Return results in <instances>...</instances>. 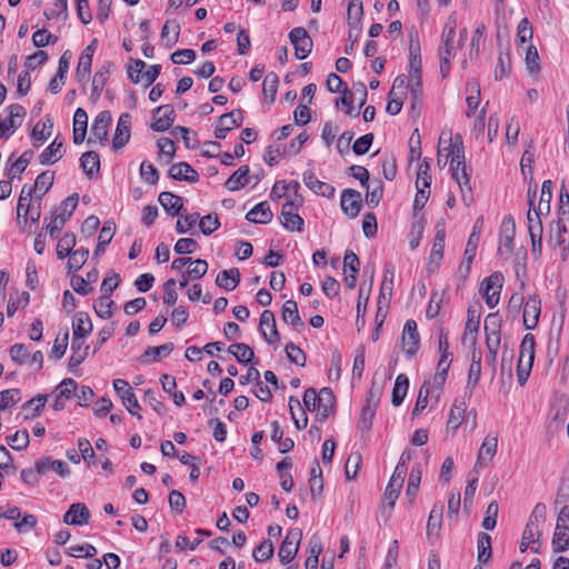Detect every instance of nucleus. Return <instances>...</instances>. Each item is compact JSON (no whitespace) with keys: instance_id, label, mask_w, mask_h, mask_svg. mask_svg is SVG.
I'll return each mask as SVG.
<instances>
[{"instance_id":"40","label":"nucleus","mask_w":569,"mask_h":569,"mask_svg":"<svg viewBox=\"0 0 569 569\" xmlns=\"http://www.w3.org/2000/svg\"><path fill=\"white\" fill-rule=\"evenodd\" d=\"M289 410L296 428L299 430L305 429L308 423V417L301 409L300 400L295 396L289 398Z\"/></svg>"},{"instance_id":"41","label":"nucleus","mask_w":569,"mask_h":569,"mask_svg":"<svg viewBox=\"0 0 569 569\" xmlns=\"http://www.w3.org/2000/svg\"><path fill=\"white\" fill-rule=\"evenodd\" d=\"M466 410L467 405L465 401L453 403L447 422L448 431L451 430L452 432H455L460 427L466 416Z\"/></svg>"},{"instance_id":"32","label":"nucleus","mask_w":569,"mask_h":569,"mask_svg":"<svg viewBox=\"0 0 569 569\" xmlns=\"http://www.w3.org/2000/svg\"><path fill=\"white\" fill-rule=\"evenodd\" d=\"M567 232V227L562 218H559L555 222V226H550L549 242L550 244L560 247L563 253L568 250V246L566 244Z\"/></svg>"},{"instance_id":"61","label":"nucleus","mask_w":569,"mask_h":569,"mask_svg":"<svg viewBox=\"0 0 569 569\" xmlns=\"http://www.w3.org/2000/svg\"><path fill=\"white\" fill-rule=\"evenodd\" d=\"M32 156H33V151L27 150L11 164V167H10L11 179H13L16 177L20 178L21 173L27 169Z\"/></svg>"},{"instance_id":"39","label":"nucleus","mask_w":569,"mask_h":569,"mask_svg":"<svg viewBox=\"0 0 569 569\" xmlns=\"http://www.w3.org/2000/svg\"><path fill=\"white\" fill-rule=\"evenodd\" d=\"M89 346L81 339H72L71 357L69 358V368L78 367L88 356Z\"/></svg>"},{"instance_id":"64","label":"nucleus","mask_w":569,"mask_h":569,"mask_svg":"<svg viewBox=\"0 0 569 569\" xmlns=\"http://www.w3.org/2000/svg\"><path fill=\"white\" fill-rule=\"evenodd\" d=\"M9 118L7 121L10 129L14 130L22 123V118L26 116V109L20 104H11L8 107Z\"/></svg>"},{"instance_id":"54","label":"nucleus","mask_w":569,"mask_h":569,"mask_svg":"<svg viewBox=\"0 0 569 569\" xmlns=\"http://www.w3.org/2000/svg\"><path fill=\"white\" fill-rule=\"evenodd\" d=\"M460 187L462 201L466 206H469L472 201V193L470 187V179L467 172V167H463L458 173L457 178H453Z\"/></svg>"},{"instance_id":"47","label":"nucleus","mask_w":569,"mask_h":569,"mask_svg":"<svg viewBox=\"0 0 569 569\" xmlns=\"http://www.w3.org/2000/svg\"><path fill=\"white\" fill-rule=\"evenodd\" d=\"M442 513L443 506L441 503L432 507L427 522V535L429 537L439 535L442 523Z\"/></svg>"},{"instance_id":"5","label":"nucleus","mask_w":569,"mask_h":569,"mask_svg":"<svg viewBox=\"0 0 569 569\" xmlns=\"http://www.w3.org/2000/svg\"><path fill=\"white\" fill-rule=\"evenodd\" d=\"M503 281L505 278L500 271H495L483 279L480 292L489 308H495L499 303Z\"/></svg>"},{"instance_id":"16","label":"nucleus","mask_w":569,"mask_h":569,"mask_svg":"<svg viewBox=\"0 0 569 569\" xmlns=\"http://www.w3.org/2000/svg\"><path fill=\"white\" fill-rule=\"evenodd\" d=\"M456 28L457 21L450 16L445 24L442 36H441V44L439 47L438 53L439 58H442L443 53L447 52L448 59H450L455 54V37H456Z\"/></svg>"},{"instance_id":"36","label":"nucleus","mask_w":569,"mask_h":569,"mask_svg":"<svg viewBox=\"0 0 569 569\" xmlns=\"http://www.w3.org/2000/svg\"><path fill=\"white\" fill-rule=\"evenodd\" d=\"M180 34V24L177 20H167L161 30V40L166 47H173Z\"/></svg>"},{"instance_id":"42","label":"nucleus","mask_w":569,"mask_h":569,"mask_svg":"<svg viewBox=\"0 0 569 569\" xmlns=\"http://www.w3.org/2000/svg\"><path fill=\"white\" fill-rule=\"evenodd\" d=\"M481 376V352L476 349L472 351L471 363L468 372L467 387L471 390L478 385Z\"/></svg>"},{"instance_id":"18","label":"nucleus","mask_w":569,"mask_h":569,"mask_svg":"<svg viewBox=\"0 0 569 569\" xmlns=\"http://www.w3.org/2000/svg\"><path fill=\"white\" fill-rule=\"evenodd\" d=\"M516 233L515 220L512 217H506L502 221L499 238V252L510 254L513 250V238Z\"/></svg>"},{"instance_id":"31","label":"nucleus","mask_w":569,"mask_h":569,"mask_svg":"<svg viewBox=\"0 0 569 569\" xmlns=\"http://www.w3.org/2000/svg\"><path fill=\"white\" fill-rule=\"evenodd\" d=\"M272 211L267 201L256 204L247 214L246 219L253 223H268L272 220Z\"/></svg>"},{"instance_id":"34","label":"nucleus","mask_w":569,"mask_h":569,"mask_svg":"<svg viewBox=\"0 0 569 569\" xmlns=\"http://www.w3.org/2000/svg\"><path fill=\"white\" fill-rule=\"evenodd\" d=\"M282 320L287 323H290L293 328H301L305 326L302 322L297 302L293 300H287L281 310Z\"/></svg>"},{"instance_id":"22","label":"nucleus","mask_w":569,"mask_h":569,"mask_svg":"<svg viewBox=\"0 0 569 569\" xmlns=\"http://www.w3.org/2000/svg\"><path fill=\"white\" fill-rule=\"evenodd\" d=\"M480 306H470L467 311V321L463 333V341L476 342L479 331L481 310Z\"/></svg>"},{"instance_id":"4","label":"nucleus","mask_w":569,"mask_h":569,"mask_svg":"<svg viewBox=\"0 0 569 569\" xmlns=\"http://www.w3.org/2000/svg\"><path fill=\"white\" fill-rule=\"evenodd\" d=\"M302 198L300 196L295 199L287 200L281 208V223L284 229L289 231H302L305 221L298 214L299 208L302 206Z\"/></svg>"},{"instance_id":"52","label":"nucleus","mask_w":569,"mask_h":569,"mask_svg":"<svg viewBox=\"0 0 569 569\" xmlns=\"http://www.w3.org/2000/svg\"><path fill=\"white\" fill-rule=\"evenodd\" d=\"M54 180V172L47 170L41 172L34 182V186L31 187L33 189V192L38 193V197L41 198L44 196L49 189L51 188Z\"/></svg>"},{"instance_id":"17","label":"nucleus","mask_w":569,"mask_h":569,"mask_svg":"<svg viewBox=\"0 0 569 569\" xmlns=\"http://www.w3.org/2000/svg\"><path fill=\"white\" fill-rule=\"evenodd\" d=\"M478 243H479V233L476 232V228H475L473 231L471 232V234L469 236V239L467 241V246L465 249V253H463V259L458 269L460 276L463 279H466L470 273L471 264L476 257Z\"/></svg>"},{"instance_id":"58","label":"nucleus","mask_w":569,"mask_h":569,"mask_svg":"<svg viewBox=\"0 0 569 569\" xmlns=\"http://www.w3.org/2000/svg\"><path fill=\"white\" fill-rule=\"evenodd\" d=\"M243 121V116L240 110H232L229 113L222 114L219 120L218 124L224 128L226 130L230 131L233 128L240 127Z\"/></svg>"},{"instance_id":"50","label":"nucleus","mask_w":569,"mask_h":569,"mask_svg":"<svg viewBox=\"0 0 569 569\" xmlns=\"http://www.w3.org/2000/svg\"><path fill=\"white\" fill-rule=\"evenodd\" d=\"M478 561L487 563L491 558V537L488 533L479 532L477 538Z\"/></svg>"},{"instance_id":"60","label":"nucleus","mask_w":569,"mask_h":569,"mask_svg":"<svg viewBox=\"0 0 569 569\" xmlns=\"http://www.w3.org/2000/svg\"><path fill=\"white\" fill-rule=\"evenodd\" d=\"M366 187V203L369 208H376L383 196L382 183L380 181H377L376 183H372L371 186L368 184Z\"/></svg>"},{"instance_id":"30","label":"nucleus","mask_w":569,"mask_h":569,"mask_svg":"<svg viewBox=\"0 0 569 569\" xmlns=\"http://www.w3.org/2000/svg\"><path fill=\"white\" fill-rule=\"evenodd\" d=\"M405 478L399 477L398 472H393L383 493L382 502L387 503L389 508H393L398 499L400 489L402 488Z\"/></svg>"},{"instance_id":"46","label":"nucleus","mask_w":569,"mask_h":569,"mask_svg":"<svg viewBox=\"0 0 569 569\" xmlns=\"http://www.w3.org/2000/svg\"><path fill=\"white\" fill-rule=\"evenodd\" d=\"M552 187L551 180H545L541 186L540 197L536 207L537 212L548 214L550 212V202L552 199Z\"/></svg>"},{"instance_id":"7","label":"nucleus","mask_w":569,"mask_h":569,"mask_svg":"<svg viewBox=\"0 0 569 569\" xmlns=\"http://www.w3.org/2000/svg\"><path fill=\"white\" fill-rule=\"evenodd\" d=\"M112 385L128 412L141 420L142 416L139 413L140 405L129 383L124 379L118 378L113 380Z\"/></svg>"},{"instance_id":"57","label":"nucleus","mask_w":569,"mask_h":569,"mask_svg":"<svg viewBox=\"0 0 569 569\" xmlns=\"http://www.w3.org/2000/svg\"><path fill=\"white\" fill-rule=\"evenodd\" d=\"M410 39V46H409V53H410V68L411 70H416V68L421 69V58H420V44L418 41V32L411 31L409 34Z\"/></svg>"},{"instance_id":"19","label":"nucleus","mask_w":569,"mask_h":569,"mask_svg":"<svg viewBox=\"0 0 569 569\" xmlns=\"http://www.w3.org/2000/svg\"><path fill=\"white\" fill-rule=\"evenodd\" d=\"M336 398L330 388H322L317 396V416L323 422L333 412Z\"/></svg>"},{"instance_id":"1","label":"nucleus","mask_w":569,"mask_h":569,"mask_svg":"<svg viewBox=\"0 0 569 569\" xmlns=\"http://www.w3.org/2000/svg\"><path fill=\"white\" fill-rule=\"evenodd\" d=\"M546 517V506L538 503L535 506L528 523L523 530L520 543V551L525 552L530 548L533 552L539 551V537L541 536V525Z\"/></svg>"},{"instance_id":"27","label":"nucleus","mask_w":569,"mask_h":569,"mask_svg":"<svg viewBox=\"0 0 569 569\" xmlns=\"http://www.w3.org/2000/svg\"><path fill=\"white\" fill-rule=\"evenodd\" d=\"M169 176L174 180L196 182L199 179L198 172L187 162H178L170 167Z\"/></svg>"},{"instance_id":"8","label":"nucleus","mask_w":569,"mask_h":569,"mask_svg":"<svg viewBox=\"0 0 569 569\" xmlns=\"http://www.w3.org/2000/svg\"><path fill=\"white\" fill-rule=\"evenodd\" d=\"M301 539H302V531L298 528L290 529L287 532V536H286L284 540L282 541V543L279 548V551H278V557H279L281 563L287 565L295 559V557L299 550Z\"/></svg>"},{"instance_id":"3","label":"nucleus","mask_w":569,"mask_h":569,"mask_svg":"<svg viewBox=\"0 0 569 569\" xmlns=\"http://www.w3.org/2000/svg\"><path fill=\"white\" fill-rule=\"evenodd\" d=\"M78 201V194L73 193L66 198L61 202L60 207L52 212L50 222L47 224V230L51 236L59 232L63 228V226L77 208Z\"/></svg>"},{"instance_id":"11","label":"nucleus","mask_w":569,"mask_h":569,"mask_svg":"<svg viewBox=\"0 0 569 569\" xmlns=\"http://www.w3.org/2000/svg\"><path fill=\"white\" fill-rule=\"evenodd\" d=\"M402 349L409 356L412 357L419 349L420 336L417 329V322L412 319L407 320L402 331Z\"/></svg>"},{"instance_id":"20","label":"nucleus","mask_w":569,"mask_h":569,"mask_svg":"<svg viewBox=\"0 0 569 569\" xmlns=\"http://www.w3.org/2000/svg\"><path fill=\"white\" fill-rule=\"evenodd\" d=\"M90 520V511L82 502L72 503L63 516V522L70 526H84Z\"/></svg>"},{"instance_id":"63","label":"nucleus","mask_w":569,"mask_h":569,"mask_svg":"<svg viewBox=\"0 0 569 569\" xmlns=\"http://www.w3.org/2000/svg\"><path fill=\"white\" fill-rule=\"evenodd\" d=\"M112 299L107 295H102L93 305V309L97 316L100 317L101 319H109L112 316Z\"/></svg>"},{"instance_id":"55","label":"nucleus","mask_w":569,"mask_h":569,"mask_svg":"<svg viewBox=\"0 0 569 569\" xmlns=\"http://www.w3.org/2000/svg\"><path fill=\"white\" fill-rule=\"evenodd\" d=\"M196 533L198 537H196L194 540H190L184 535L178 536L177 540H176V548L179 550H183L186 548H189L190 550H194L202 541L201 536L209 537L211 535V532L209 530H204V529H197Z\"/></svg>"},{"instance_id":"14","label":"nucleus","mask_w":569,"mask_h":569,"mask_svg":"<svg viewBox=\"0 0 569 569\" xmlns=\"http://www.w3.org/2000/svg\"><path fill=\"white\" fill-rule=\"evenodd\" d=\"M174 122V110L171 104H163L154 109L151 129L157 132L168 130Z\"/></svg>"},{"instance_id":"21","label":"nucleus","mask_w":569,"mask_h":569,"mask_svg":"<svg viewBox=\"0 0 569 569\" xmlns=\"http://www.w3.org/2000/svg\"><path fill=\"white\" fill-rule=\"evenodd\" d=\"M130 129H131V116L129 113H122L119 117L116 132L112 139L113 149H121L124 147L130 139Z\"/></svg>"},{"instance_id":"15","label":"nucleus","mask_w":569,"mask_h":569,"mask_svg":"<svg viewBox=\"0 0 569 569\" xmlns=\"http://www.w3.org/2000/svg\"><path fill=\"white\" fill-rule=\"evenodd\" d=\"M111 113L109 111H102L100 112L92 126H91V132H90V138L88 140V142H92L93 140L94 141H98L100 143H103L107 141V138H108V130H109V126L111 123Z\"/></svg>"},{"instance_id":"38","label":"nucleus","mask_w":569,"mask_h":569,"mask_svg":"<svg viewBox=\"0 0 569 569\" xmlns=\"http://www.w3.org/2000/svg\"><path fill=\"white\" fill-rule=\"evenodd\" d=\"M552 548L555 552H563L569 549V526L556 525Z\"/></svg>"},{"instance_id":"24","label":"nucleus","mask_w":569,"mask_h":569,"mask_svg":"<svg viewBox=\"0 0 569 569\" xmlns=\"http://www.w3.org/2000/svg\"><path fill=\"white\" fill-rule=\"evenodd\" d=\"M446 231L443 226L437 230L433 239V244L429 254V269L435 271L438 269L442 258L445 249Z\"/></svg>"},{"instance_id":"2","label":"nucleus","mask_w":569,"mask_h":569,"mask_svg":"<svg viewBox=\"0 0 569 569\" xmlns=\"http://www.w3.org/2000/svg\"><path fill=\"white\" fill-rule=\"evenodd\" d=\"M535 336L532 333L525 335L520 345L517 366V378L520 386L526 383L530 375L535 360Z\"/></svg>"},{"instance_id":"10","label":"nucleus","mask_w":569,"mask_h":569,"mask_svg":"<svg viewBox=\"0 0 569 569\" xmlns=\"http://www.w3.org/2000/svg\"><path fill=\"white\" fill-rule=\"evenodd\" d=\"M259 330L269 345L277 347L280 341V335L277 329L276 318L271 310H263L260 316Z\"/></svg>"},{"instance_id":"59","label":"nucleus","mask_w":569,"mask_h":569,"mask_svg":"<svg viewBox=\"0 0 569 569\" xmlns=\"http://www.w3.org/2000/svg\"><path fill=\"white\" fill-rule=\"evenodd\" d=\"M353 101H355V92L348 90V88H345V90L342 91V97L337 99L336 106L338 108L339 107H341L342 109L345 108L346 114L357 118L359 116V111L355 110V108L352 107Z\"/></svg>"},{"instance_id":"48","label":"nucleus","mask_w":569,"mask_h":569,"mask_svg":"<svg viewBox=\"0 0 569 569\" xmlns=\"http://www.w3.org/2000/svg\"><path fill=\"white\" fill-rule=\"evenodd\" d=\"M467 117H471L480 102V86L477 81L470 80L467 82Z\"/></svg>"},{"instance_id":"44","label":"nucleus","mask_w":569,"mask_h":569,"mask_svg":"<svg viewBox=\"0 0 569 569\" xmlns=\"http://www.w3.org/2000/svg\"><path fill=\"white\" fill-rule=\"evenodd\" d=\"M80 166L88 177L99 173L100 159L98 153L94 151L84 152L80 158Z\"/></svg>"},{"instance_id":"62","label":"nucleus","mask_w":569,"mask_h":569,"mask_svg":"<svg viewBox=\"0 0 569 569\" xmlns=\"http://www.w3.org/2000/svg\"><path fill=\"white\" fill-rule=\"evenodd\" d=\"M32 193V188H27V186H23L17 206V214L19 218L23 217L27 220Z\"/></svg>"},{"instance_id":"26","label":"nucleus","mask_w":569,"mask_h":569,"mask_svg":"<svg viewBox=\"0 0 569 569\" xmlns=\"http://www.w3.org/2000/svg\"><path fill=\"white\" fill-rule=\"evenodd\" d=\"M498 438L497 436H487L479 449L475 469L482 467L492 460L497 452Z\"/></svg>"},{"instance_id":"49","label":"nucleus","mask_w":569,"mask_h":569,"mask_svg":"<svg viewBox=\"0 0 569 569\" xmlns=\"http://www.w3.org/2000/svg\"><path fill=\"white\" fill-rule=\"evenodd\" d=\"M53 123L50 119L47 122H38L31 132L34 147H40L52 133Z\"/></svg>"},{"instance_id":"43","label":"nucleus","mask_w":569,"mask_h":569,"mask_svg":"<svg viewBox=\"0 0 569 569\" xmlns=\"http://www.w3.org/2000/svg\"><path fill=\"white\" fill-rule=\"evenodd\" d=\"M408 388H409L408 377L405 373L398 375L396 378V381H395L393 389H392V405L395 407H398L403 402L406 395L408 392Z\"/></svg>"},{"instance_id":"6","label":"nucleus","mask_w":569,"mask_h":569,"mask_svg":"<svg viewBox=\"0 0 569 569\" xmlns=\"http://www.w3.org/2000/svg\"><path fill=\"white\" fill-rule=\"evenodd\" d=\"M448 153L446 154L443 166L447 164L448 158L450 157V170L452 178H457L458 173L461 171L463 167H466L465 162V149L462 143V138L460 134H456L453 138L449 136L448 138Z\"/></svg>"},{"instance_id":"13","label":"nucleus","mask_w":569,"mask_h":569,"mask_svg":"<svg viewBox=\"0 0 569 569\" xmlns=\"http://www.w3.org/2000/svg\"><path fill=\"white\" fill-rule=\"evenodd\" d=\"M541 312V301L537 295L528 297L523 307V326L528 330H532L537 327L539 316Z\"/></svg>"},{"instance_id":"56","label":"nucleus","mask_w":569,"mask_h":569,"mask_svg":"<svg viewBox=\"0 0 569 569\" xmlns=\"http://www.w3.org/2000/svg\"><path fill=\"white\" fill-rule=\"evenodd\" d=\"M76 246V234L72 232L64 233L57 244V256L59 259L69 257Z\"/></svg>"},{"instance_id":"45","label":"nucleus","mask_w":569,"mask_h":569,"mask_svg":"<svg viewBox=\"0 0 569 569\" xmlns=\"http://www.w3.org/2000/svg\"><path fill=\"white\" fill-rule=\"evenodd\" d=\"M62 142H58L56 138L39 156L41 164L56 163L62 157Z\"/></svg>"},{"instance_id":"35","label":"nucleus","mask_w":569,"mask_h":569,"mask_svg":"<svg viewBox=\"0 0 569 569\" xmlns=\"http://www.w3.org/2000/svg\"><path fill=\"white\" fill-rule=\"evenodd\" d=\"M249 167L241 166L226 181V188L230 191H238L249 182Z\"/></svg>"},{"instance_id":"51","label":"nucleus","mask_w":569,"mask_h":569,"mask_svg":"<svg viewBox=\"0 0 569 569\" xmlns=\"http://www.w3.org/2000/svg\"><path fill=\"white\" fill-rule=\"evenodd\" d=\"M114 223L107 221L104 222L103 227L100 230L99 237H98V243L94 249V254L98 256L101 252H103L107 248V246L110 243V241L113 238L114 234Z\"/></svg>"},{"instance_id":"28","label":"nucleus","mask_w":569,"mask_h":569,"mask_svg":"<svg viewBox=\"0 0 569 569\" xmlns=\"http://www.w3.org/2000/svg\"><path fill=\"white\" fill-rule=\"evenodd\" d=\"M158 200L168 214L172 217L181 214V209L183 208L182 197L169 191H163L159 194Z\"/></svg>"},{"instance_id":"53","label":"nucleus","mask_w":569,"mask_h":569,"mask_svg":"<svg viewBox=\"0 0 569 569\" xmlns=\"http://www.w3.org/2000/svg\"><path fill=\"white\" fill-rule=\"evenodd\" d=\"M89 257V250L84 248H80L77 250H73L69 254L68 260V271L69 273H74L76 271L80 270L82 266L87 262Z\"/></svg>"},{"instance_id":"29","label":"nucleus","mask_w":569,"mask_h":569,"mask_svg":"<svg viewBox=\"0 0 569 569\" xmlns=\"http://www.w3.org/2000/svg\"><path fill=\"white\" fill-rule=\"evenodd\" d=\"M92 322L88 313L78 312L74 315L72 320V339H81L92 331Z\"/></svg>"},{"instance_id":"37","label":"nucleus","mask_w":569,"mask_h":569,"mask_svg":"<svg viewBox=\"0 0 569 569\" xmlns=\"http://www.w3.org/2000/svg\"><path fill=\"white\" fill-rule=\"evenodd\" d=\"M173 350V343L168 342L157 347H148L141 356L144 363L156 362L161 357H168Z\"/></svg>"},{"instance_id":"9","label":"nucleus","mask_w":569,"mask_h":569,"mask_svg":"<svg viewBox=\"0 0 569 569\" xmlns=\"http://www.w3.org/2000/svg\"><path fill=\"white\" fill-rule=\"evenodd\" d=\"M289 39L298 60H303L311 53L313 42L305 28H293L289 33Z\"/></svg>"},{"instance_id":"12","label":"nucleus","mask_w":569,"mask_h":569,"mask_svg":"<svg viewBox=\"0 0 569 569\" xmlns=\"http://www.w3.org/2000/svg\"><path fill=\"white\" fill-rule=\"evenodd\" d=\"M340 206L350 218H356L362 208L361 193L353 189H346L341 193Z\"/></svg>"},{"instance_id":"23","label":"nucleus","mask_w":569,"mask_h":569,"mask_svg":"<svg viewBox=\"0 0 569 569\" xmlns=\"http://www.w3.org/2000/svg\"><path fill=\"white\" fill-rule=\"evenodd\" d=\"M303 182L317 194L326 198H332L335 196L336 189L330 183L320 181L313 171L307 170L303 172Z\"/></svg>"},{"instance_id":"33","label":"nucleus","mask_w":569,"mask_h":569,"mask_svg":"<svg viewBox=\"0 0 569 569\" xmlns=\"http://www.w3.org/2000/svg\"><path fill=\"white\" fill-rule=\"evenodd\" d=\"M240 282V272L239 269L232 268L230 270H222L218 273L216 278V283L227 290L232 291L234 290Z\"/></svg>"},{"instance_id":"25","label":"nucleus","mask_w":569,"mask_h":569,"mask_svg":"<svg viewBox=\"0 0 569 569\" xmlns=\"http://www.w3.org/2000/svg\"><path fill=\"white\" fill-rule=\"evenodd\" d=\"M36 467L40 475H46L50 470H53L62 478H66L70 475V469L64 461L53 460L50 457H43L39 459L36 462Z\"/></svg>"}]
</instances>
